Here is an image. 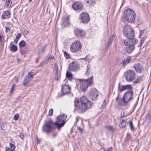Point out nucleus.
Wrapping results in <instances>:
<instances>
[{"instance_id": "f257e3e1", "label": "nucleus", "mask_w": 151, "mask_h": 151, "mask_svg": "<svg viewBox=\"0 0 151 151\" xmlns=\"http://www.w3.org/2000/svg\"><path fill=\"white\" fill-rule=\"evenodd\" d=\"M74 105L77 111L80 113L85 111L86 109L91 107V102L85 96L81 97L79 101L75 100Z\"/></svg>"}, {"instance_id": "f03ea898", "label": "nucleus", "mask_w": 151, "mask_h": 151, "mask_svg": "<svg viewBox=\"0 0 151 151\" xmlns=\"http://www.w3.org/2000/svg\"><path fill=\"white\" fill-rule=\"evenodd\" d=\"M88 68L87 66V70L86 74L89 75L90 78L84 80L83 79H79L78 81L80 82V88L82 91H85L88 88V86L91 85L93 82V76L91 75V74L88 71Z\"/></svg>"}, {"instance_id": "7ed1b4c3", "label": "nucleus", "mask_w": 151, "mask_h": 151, "mask_svg": "<svg viewBox=\"0 0 151 151\" xmlns=\"http://www.w3.org/2000/svg\"><path fill=\"white\" fill-rule=\"evenodd\" d=\"M124 16L125 19L128 22H132L135 19V14L134 12L130 9H125L124 12Z\"/></svg>"}, {"instance_id": "20e7f679", "label": "nucleus", "mask_w": 151, "mask_h": 151, "mask_svg": "<svg viewBox=\"0 0 151 151\" xmlns=\"http://www.w3.org/2000/svg\"><path fill=\"white\" fill-rule=\"evenodd\" d=\"M56 124L51 121L46 122L42 126V131L46 133H49L52 129L55 128Z\"/></svg>"}, {"instance_id": "39448f33", "label": "nucleus", "mask_w": 151, "mask_h": 151, "mask_svg": "<svg viewBox=\"0 0 151 151\" xmlns=\"http://www.w3.org/2000/svg\"><path fill=\"white\" fill-rule=\"evenodd\" d=\"M67 118V115L65 114H61L57 117V121L54 123L57 124L55 125L58 129H60L64 126L65 123V121Z\"/></svg>"}, {"instance_id": "423d86ee", "label": "nucleus", "mask_w": 151, "mask_h": 151, "mask_svg": "<svg viewBox=\"0 0 151 151\" xmlns=\"http://www.w3.org/2000/svg\"><path fill=\"white\" fill-rule=\"evenodd\" d=\"M123 33L125 36L130 39H135L134 38V32L133 29L128 26H125L124 28Z\"/></svg>"}, {"instance_id": "0eeeda50", "label": "nucleus", "mask_w": 151, "mask_h": 151, "mask_svg": "<svg viewBox=\"0 0 151 151\" xmlns=\"http://www.w3.org/2000/svg\"><path fill=\"white\" fill-rule=\"evenodd\" d=\"M81 48L82 45L81 42L78 40L75 41L70 45V50L71 52L76 53L79 51Z\"/></svg>"}, {"instance_id": "6e6552de", "label": "nucleus", "mask_w": 151, "mask_h": 151, "mask_svg": "<svg viewBox=\"0 0 151 151\" xmlns=\"http://www.w3.org/2000/svg\"><path fill=\"white\" fill-rule=\"evenodd\" d=\"M126 80L128 82L132 81L135 78V74L134 70H129L124 73Z\"/></svg>"}, {"instance_id": "1a4fd4ad", "label": "nucleus", "mask_w": 151, "mask_h": 151, "mask_svg": "<svg viewBox=\"0 0 151 151\" xmlns=\"http://www.w3.org/2000/svg\"><path fill=\"white\" fill-rule=\"evenodd\" d=\"M133 91H127L124 94L122 101L125 103H127L130 101L133 98Z\"/></svg>"}, {"instance_id": "9d476101", "label": "nucleus", "mask_w": 151, "mask_h": 151, "mask_svg": "<svg viewBox=\"0 0 151 151\" xmlns=\"http://www.w3.org/2000/svg\"><path fill=\"white\" fill-rule=\"evenodd\" d=\"M99 93L96 89L93 88L91 89L89 92V98L92 100L96 101L98 98Z\"/></svg>"}, {"instance_id": "9b49d317", "label": "nucleus", "mask_w": 151, "mask_h": 151, "mask_svg": "<svg viewBox=\"0 0 151 151\" xmlns=\"http://www.w3.org/2000/svg\"><path fill=\"white\" fill-rule=\"evenodd\" d=\"M79 20L83 23L87 24L90 20L88 14L86 12H83L80 15Z\"/></svg>"}, {"instance_id": "f8f14e48", "label": "nucleus", "mask_w": 151, "mask_h": 151, "mask_svg": "<svg viewBox=\"0 0 151 151\" xmlns=\"http://www.w3.org/2000/svg\"><path fill=\"white\" fill-rule=\"evenodd\" d=\"M79 68V64L76 62H72L69 65V69L71 71H77Z\"/></svg>"}, {"instance_id": "ddd939ff", "label": "nucleus", "mask_w": 151, "mask_h": 151, "mask_svg": "<svg viewBox=\"0 0 151 151\" xmlns=\"http://www.w3.org/2000/svg\"><path fill=\"white\" fill-rule=\"evenodd\" d=\"M71 87L68 83H65L62 86L61 91L63 94H68L70 93Z\"/></svg>"}, {"instance_id": "4468645a", "label": "nucleus", "mask_w": 151, "mask_h": 151, "mask_svg": "<svg viewBox=\"0 0 151 151\" xmlns=\"http://www.w3.org/2000/svg\"><path fill=\"white\" fill-rule=\"evenodd\" d=\"M132 42V43L131 44L132 45H131L127 46L125 48V50L126 52L128 53L132 52L134 49V45L136 43V41L134 40H133Z\"/></svg>"}, {"instance_id": "2eb2a0df", "label": "nucleus", "mask_w": 151, "mask_h": 151, "mask_svg": "<svg viewBox=\"0 0 151 151\" xmlns=\"http://www.w3.org/2000/svg\"><path fill=\"white\" fill-rule=\"evenodd\" d=\"M82 3L80 2L76 1L72 5V8L75 10L81 9L83 7Z\"/></svg>"}, {"instance_id": "dca6fc26", "label": "nucleus", "mask_w": 151, "mask_h": 151, "mask_svg": "<svg viewBox=\"0 0 151 151\" xmlns=\"http://www.w3.org/2000/svg\"><path fill=\"white\" fill-rule=\"evenodd\" d=\"M74 32L75 35L79 38H83L85 36V33L82 30L77 29L75 30Z\"/></svg>"}, {"instance_id": "f3484780", "label": "nucleus", "mask_w": 151, "mask_h": 151, "mask_svg": "<svg viewBox=\"0 0 151 151\" xmlns=\"http://www.w3.org/2000/svg\"><path fill=\"white\" fill-rule=\"evenodd\" d=\"M11 15V13L10 11L8 10L7 11H5L2 12L1 18L3 19H8L10 18Z\"/></svg>"}, {"instance_id": "a211bd4d", "label": "nucleus", "mask_w": 151, "mask_h": 151, "mask_svg": "<svg viewBox=\"0 0 151 151\" xmlns=\"http://www.w3.org/2000/svg\"><path fill=\"white\" fill-rule=\"evenodd\" d=\"M134 68L137 72L138 73H141L143 68L142 66L139 63H137L134 65Z\"/></svg>"}, {"instance_id": "6ab92c4d", "label": "nucleus", "mask_w": 151, "mask_h": 151, "mask_svg": "<svg viewBox=\"0 0 151 151\" xmlns=\"http://www.w3.org/2000/svg\"><path fill=\"white\" fill-rule=\"evenodd\" d=\"M133 40H135L136 41V43L137 42V41L136 39H130L129 38L125 40L124 41V43L127 46L129 45H131V44L132 43V41Z\"/></svg>"}, {"instance_id": "aec40b11", "label": "nucleus", "mask_w": 151, "mask_h": 151, "mask_svg": "<svg viewBox=\"0 0 151 151\" xmlns=\"http://www.w3.org/2000/svg\"><path fill=\"white\" fill-rule=\"evenodd\" d=\"M68 17V16H66L63 17V24L65 26H67L69 24Z\"/></svg>"}, {"instance_id": "412c9836", "label": "nucleus", "mask_w": 151, "mask_h": 151, "mask_svg": "<svg viewBox=\"0 0 151 151\" xmlns=\"http://www.w3.org/2000/svg\"><path fill=\"white\" fill-rule=\"evenodd\" d=\"M131 60V58L129 57H128L127 59H124L122 60V66L124 67H125V66L128 64Z\"/></svg>"}, {"instance_id": "4be33fe9", "label": "nucleus", "mask_w": 151, "mask_h": 151, "mask_svg": "<svg viewBox=\"0 0 151 151\" xmlns=\"http://www.w3.org/2000/svg\"><path fill=\"white\" fill-rule=\"evenodd\" d=\"M66 77L70 81H72L73 79V75L72 73L68 71H67L66 73Z\"/></svg>"}, {"instance_id": "5701e85b", "label": "nucleus", "mask_w": 151, "mask_h": 151, "mask_svg": "<svg viewBox=\"0 0 151 151\" xmlns=\"http://www.w3.org/2000/svg\"><path fill=\"white\" fill-rule=\"evenodd\" d=\"M126 121L122 119L120 121L119 124V126L120 127L124 128L126 126Z\"/></svg>"}, {"instance_id": "b1692460", "label": "nucleus", "mask_w": 151, "mask_h": 151, "mask_svg": "<svg viewBox=\"0 0 151 151\" xmlns=\"http://www.w3.org/2000/svg\"><path fill=\"white\" fill-rule=\"evenodd\" d=\"M124 91L127 89L128 91H132V86L130 85H123Z\"/></svg>"}, {"instance_id": "393cba45", "label": "nucleus", "mask_w": 151, "mask_h": 151, "mask_svg": "<svg viewBox=\"0 0 151 151\" xmlns=\"http://www.w3.org/2000/svg\"><path fill=\"white\" fill-rule=\"evenodd\" d=\"M115 36L114 35H111L110 37L109 40L108 41V45H109L112 43L113 40L115 38Z\"/></svg>"}, {"instance_id": "a878e982", "label": "nucleus", "mask_w": 151, "mask_h": 151, "mask_svg": "<svg viewBox=\"0 0 151 151\" xmlns=\"http://www.w3.org/2000/svg\"><path fill=\"white\" fill-rule=\"evenodd\" d=\"M124 91L123 86H121L120 85V83H119L118 84V93H121L122 92Z\"/></svg>"}, {"instance_id": "bb28decb", "label": "nucleus", "mask_w": 151, "mask_h": 151, "mask_svg": "<svg viewBox=\"0 0 151 151\" xmlns=\"http://www.w3.org/2000/svg\"><path fill=\"white\" fill-rule=\"evenodd\" d=\"M129 124L131 130L132 131H134V129L132 121H129Z\"/></svg>"}, {"instance_id": "cd10ccee", "label": "nucleus", "mask_w": 151, "mask_h": 151, "mask_svg": "<svg viewBox=\"0 0 151 151\" xmlns=\"http://www.w3.org/2000/svg\"><path fill=\"white\" fill-rule=\"evenodd\" d=\"M10 146L11 147V149L9 147L7 148L6 149V151H13L14 150L15 146L14 145H13L12 144H11L10 145Z\"/></svg>"}, {"instance_id": "c85d7f7f", "label": "nucleus", "mask_w": 151, "mask_h": 151, "mask_svg": "<svg viewBox=\"0 0 151 151\" xmlns=\"http://www.w3.org/2000/svg\"><path fill=\"white\" fill-rule=\"evenodd\" d=\"M28 78L29 77H25L23 81V85L24 86H26L28 84L29 82Z\"/></svg>"}, {"instance_id": "c756f323", "label": "nucleus", "mask_w": 151, "mask_h": 151, "mask_svg": "<svg viewBox=\"0 0 151 151\" xmlns=\"http://www.w3.org/2000/svg\"><path fill=\"white\" fill-rule=\"evenodd\" d=\"M17 50V47L14 45H13L10 49V50L14 52H16Z\"/></svg>"}, {"instance_id": "7c9ffc66", "label": "nucleus", "mask_w": 151, "mask_h": 151, "mask_svg": "<svg viewBox=\"0 0 151 151\" xmlns=\"http://www.w3.org/2000/svg\"><path fill=\"white\" fill-rule=\"evenodd\" d=\"M1 127L2 129L5 130L6 128V124L5 122H3L0 123Z\"/></svg>"}, {"instance_id": "2f4dec72", "label": "nucleus", "mask_w": 151, "mask_h": 151, "mask_svg": "<svg viewBox=\"0 0 151 151\" xmlns=\"http://www.w3.org/2000/svg\"><path fill=\"white\" fill-rule=\"evenodd\" d=\"M105 128L108 130L113 132L114 131V129L113 127L111 126H107L105 127Z\"/></svg>"}, {"instance_id": "473e14b6", "label": "nucleus", "mask_w": 151, "mask_h": 151, "mask_svg": "<svg viewBox=\"0 0 151 151\" xmlns=\"http://www.w3.org/2000/svg\"><path fill=\"white\" fill-rule=\"evenodd\" d=\"M143 80L142 77H140L138 78L137 79L134 80L133 82L134 83H138L142 81Z\"/></svg>"}, {"instance_id": "72a5a7b5", "label": "nucleus", "mask_w": 151, "mask_h": 151, "mask_svg": "<svg viewBox=\"0 0 151 151\" xmlns=\"http://www.w3.org/2000/svg\"><path fill=\"white\" fill-rule=\"evenodd\" d=\"M87 3L89 4L91 6L93 5L95 2V0H88Z\"/></svg>"}, {"instance_id": "f704fd0d", "label": "nucleus", "mask_w": 151, "mask_h": 151, "mask_svg": "<svg viewBox=\"0 0 151 151\" xmlns=\"http://www.w3.org/2000/svg\"><path fill=\"white\" fill-rule=\"evenodd\" d=\"M64 54L65 57L66 59H69L70 58V56L69 54L68 53L65 51L64 52Z\"/></svg>"}, {"instance_id": "c9c22d12", "label": "nucleus", "mask_w": 151, "mask_h": 151, "mask_svg": "<svg viewBox=\"0 0 151 151\" xmlns=\"http://www.w3.org/2000/svg\"><path fill=\"white\" fill-rule=\"evenodd\" d=\"M20 47H24L26 45V43L24 40L21 41L19 43Z\"/></svg>"}, {"instance_id": "e433bc0d", "label": "nucleus", "mask_w": 151, "mask_h": 151, "mask_svg": "<svg viewBox=\"0 0 151 151\" xmlns=\"http://www.w3.org/2000/svg\"><path fill=\"white\" fill-rule=\"evenodd\" d=\"M54 70H55L56 73H57L58 72V65L56 63H55L54 64Z\"/></svg>"}, {"instance_id": "4c0bfd02", "label": "nucleus", "mask_w": 151, "mask_h": 151, "mask_svg": "<svg viewBox=\"0 0 151 151\" xmlns=\"http://www.w3.org/2000/svg\"><path fill=\"white\" fill-rule=\"evenodd\" d=\"M19 117V114H16L14 115L13 119L14 120L16 121L18 120Z\"/></svg>"}, {"instance_id": "58836bf2", "label": "nucleus", "mask_w": 151, "mask_h": 151, "mask_svg": "<svg viewBox=\"0 0 151 151\" xmlns=\"http://www.w3.org/2000/svg\"><path fill=\"white\" fill-rule=\"evenodd\" d=\"M23 35H27L29 34V31L26 29L24 30L23 32Z\"/></svg>"}, {"instance_id": "ea45409f", "label": "nucleus", "mask_w": 151, "mask_h": 151, "mask_svg": "<svg viewBox=\"0 0 151 151\" xmlns=\"http://www.w3.org/2000/svg\"><path fill=\"white\" fill-rule=\"evenodd\" d=\"M6 3L7 6L9 5L10 6L11 4V1L10 0H7L6 1Z\"/></svg>"}, {"instance_id": "a19ab883", "label": "nucleus", "mask_w": 151, "mask_h": 151, "mask_svg": "<svg viewBox=\"0 0 151 151\" xmlns=\"http://www.w3.org/2000/svg\"><path fill=\"white\" fill-rule=\"evenodd\" d=\"M19 136L22 139H24V134L23 132H21L19 134Z\"/></svg>"}, {"instance_id": "79ce46f5", "label": "nucleus", "mask_w": 151, "mask_h": 151, "mask_svg": "<svg viewBox=\"0 0 151 151\" xmlns=\"http://www.w3.org/2000/svg\"><path fill=\"white\" fill-rule=\"evenodd\" d=\"M53 109H50L49 112V115L50 116H51L52 115L53 113Z\"/></svg>"}, {"instance_id": "37998d69", "label": "nucleus", "mask_w": 151, "mask_h": 151, "mask_svg": "<svg viewBox=\"0 0 151 151\" xmlns=\"http://www.w3.org/2000/svg\"><path fill=\"white\" fill-rule=\"evenodd\" d=\"M28 76L29 77V78H30L31 79L33 78V76L32 73L30 72H29L28 74Z\"/></svg>"}, {"instance_id": "c03bdc74", "label": "nucleus", "mask_w": 151, "mask_h": 151, "mask_svg": "<svg viewBox=\"0 0 151 151\" xmlns=\"http://www.w3.org/2000/svg\"><path fill=\"white\" fill-rule=\"evenodd\" d=\"M21 37V33H18L17 35L16 38L17 39H18L19 40V39Z\"/></svg>"}, {"instance_id": "a18cd8bd", "label": "nucleus", "mask_w": 151, "mask_h": 151, "mask_svg": "<svg viewBox=\"0 0 151 151\" xmlns=\"http://www.w3.org/2000/svg\"><path fill=\"white\" fill-rule=\"evenodd\" d=\"M5 32H7L8 31H10V29H9V27H5Z\"/></svg>"}, {"instance_id": "49530a36", "label": "nucleus", "mask_w": 151, "mask_h": 151, "mask_svg": "<svg viewBox=\"0 0 151 151\" xmlns=\"http://www.w3.org/2000/svg\"><path fill=\"white\" fill-rule=\"evenodd\" d=\"M54 58V56L52 57L51 55H50L49 56V57L48 58L47 60H48L49 59H50V60L53 59Z\"/></svg>"}, {"instance_id": "de8ad7c7", "label": "nucleus", "mask_w": 151, "mask_h": 151, "mask_svg": "<svg viewBox=\"0 0 151 151\" xmlns=\"http://www.w3.org/2000/svg\"><path fill=\"white\" fill-rule=\"evenodd\" d=\"M125 116L124 115V111L123 112V114H121V116L120 117V119H121L122 118H124Z\"/></svg>"}, {"instance_id": "09e8293b", "label": "nucleus", "mask_w": 151, "mask_h": 151, "mask_svg": "<svg viewBox=\"0 0 151 151\" xmlns=\"http://www.w3.org/2000/svg\"><path fill=\"white\" fill-rule=\"evenodd\" d=\"M14 86V85L13 84L12 86L11 87V89L10 90V92H12L13 90Z\"/></svg>"}, {"instance_id": "8fccbe9b", "label": "nucleus", "mask_w": 151, "mask_h": 151, "mask_svg": "<svg viewBox=\"0 0 151 151\" xmlns=\"http://www.w3.org/2000/svg\"><path fill=\"white\" fill-rule=\"evenodd\" d=\"M77 129L81 132H82V129L79 127H77Z\"/></svg>"}, {"instance_id": "3c124183", "label": "nucleus", "mask_w": 151, "mask_h": 151, "mask_svg": "<svg viewBox=\"0 0 151 151\" xmlns=\"http://www.w3.org/2000/svg\"><path fill=\"white\" fill-rule=\"evenodd\" d=\"M81 59H83L87 61L89 59V58H88V56H87L85 58H82Z\"/></svg>"}, {"instance_id": "603ef678", "label": "nucleus", "mask_w": 151, "mask_h": 151, "mask_svg": "<svg viewBox=\"0 0 151 151\" xmlns=\"http://www.w3.org/2000/svg\"><path fill=\"white\" fill-rule=\"evenodd\" d=\"M2 36L0 35V44L2 43Z\"/></svg>"}, {"instance_id": "864d4df0", "label": "nucleus", "mask_w": 151, "mask_h": 151, "mask_svg": "<svg viewBox=\"0 0 151 151\" xmlns=\"http://www.w3.org/2000/svg\"><path fill=\"white\" fill-rule=\"evenodd\" d=\"M106 105V102H105V100L104 101L103 104H102V106L103 107H104V106H105Z\"/></svg>"}, {"instance_id": "5fc2aeb1", "label": "nucleus", "mask_w": 151, "mask_h": 151, "mask_svg": "<svg viewBox=\"0 0 151 151\" xmlns=\"http://www.w3.org/2000/svg\"><path fill=\"white\" fill-rule=\"evenodd\" d=\"M18 40V39H17L16 38L15 40L14 41V42L16 44L17 43V42Z\"/></svg>"}, {"instance_id": "6e6d98bb", "label": "nucleus", "mask_w": 151, "mask_h": 151, "mask_svg": "<svg viewBox=\"0 0 151 151\" xmlns=\"http://www.w3.org/2000/svg\"><path fill=\"white\" fill-rule=\"evenodd\" d=\"M116 101H117V102L119 103V101H121V99H118V98H116Z\"/></svg>"}, {"instance_id": "4d7b16f0", "label": "nucleus", "mask_w": 151, "mask_h": 151, "mask_svg": "<svg viewBox=\"0 0 151 151\" xmlns=\"http://www.w3.org/2000/svg\"><path fill=\"white\" fill-rule=\"evenodd\" d=\"M79 117L78 116H77L76 117V122H77L79 120Z\"/></svg>"}, {"instance_id": "13d9d810", "label": "nucleus", "mask_w": 151, "mask_h": 151, "mask_svg": "<svg viewBox=\"0 0 151 151\" xmlns=\"http://www.w3.org/2000/svg\"><path fill=\"white\" fill-rule=\"evenodd\" d=\"M143 43V40H141V42L140 43V45H141L142 44V43Z\"/></svg>"}, {"instance_id": "bf43d9fd", "label": "nucleus", "mask_w": 151, "mask_h": 151, "mask_svg": "<svg viewBox=\"0 0 151 151\" xmlns=\"http://www.w3.org/2000/svg\"><path fill=\"white\" fill-rule=\"evenodd\" d=\"M143 33V32H141L139 35L140 36H142V35Z\"/></svg>"}, {"instance_id": "052dcab7", "label": "nucleus", "mask_w": 151, "mask_h": 151, "mask_svg": "<svg viewBox=\"0 0 151 151\" xmlns=\"http://www.w3.org/2000/svg\"><path fill=\"white\" fill-rule=\"evenodd\" d=\"M56 136V134H53V137H55V136Z\"/></svg>"}, {"instance_id": "680f3d73", "label": "nucleus", "mask_w": 151, "mask_h": 151, "mask_svg": "<svg viewBox=\"0 0 151 151\" xmlns=\"http://www.w3.org/2000/svg\"><path fill=\"white\" fill-rule=\"evenodd\" d=\"M18 79L17 78V79H16V82H17L18 81Z\"/></svg>"}, {"instance_id": "e2e57ef3", "label": "nucleus", "mask_w": 151, "mask_h": 151, "mask_svg": "<svg viewBox=\"0 0 151 151\" xmlns=\"http://www.w3.org/2000/svg\"><path fill=\"white\" fill-rule=\"evenodd\" d=\"M32 1V0H29V1L30 2L31 1Z\"/></svg>"}, {"instance_id": "0e129e2a", "label": "nucleus", "mask_w": 151, "mask_h": 151, "mask_svg": "<svg viewBox=\"0 0 151 151\" xmlns=\"http://www.w3.org/2000/svg\"><path fill=\"white\" fill-rule=\"evenodd\" d=\"M109 151V150H107V151Z\"/></svg>"}, {"instance_id": "69168bd1", "label": "nucleus", "mask_w": 151, "mask_h": 151, "mask_svg": "<svg viewBox=\"0 0 151 151\" xmlns=\"http://www.w3.org/2000/svg\"><path fill=\"white\" fill-rule=\"evenodd\" d=\"M37 139L38 140V138L37 137Z\"/></svg>"}, {"instance_id": "338daca9", "label": "nucleus", "mask_w": 151, "mask_h": 151, "mask_svg": "<svg viewBox=\"0 0 151 151\" xmlns=\"http://www.w3.org/2000/svg\"><path fill=\"white\" fill-rule=\"evenodd\" d=\"M23 74H22V76H23Z\"/></svg>"}]
</instances>
